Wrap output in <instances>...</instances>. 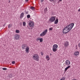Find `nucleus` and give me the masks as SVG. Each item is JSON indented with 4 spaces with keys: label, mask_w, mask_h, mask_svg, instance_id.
<instances>
[{
    "label": "nucleus",
    "mask_w": 80,
    "mask_h": 80,
    "mask_svg": "<svg viewBox=\"0 0 80 80\" xmlns=\"http://www.w3.org/2000/svg\"><path fill=\"white\" fill-rule=\"evenodd\" d=\"M74 26V23H71L67 26L66 27V28H67L68 30H69L70 29H72L73 27Z\"/></svg>",
    "instance_id": "1"
},
{
    "label": "nucleus",
    "mask_w": 80,
    "mask_h": 80,
    "mask_svg": "<svg viewBox=\"0 0 80 80\" xmlns=\"http://www.w3.org/2000/svg\"><path fill=\"white\" fill-rule=\"evenodd\" d=\"M32 58L33 60H35L38 62L39 60V56H38V54H34L33 55Z\"/></svg>",
    "instance_id": "2"
},
{
    "label": "nucleus",
    "mask_w": 80,
    "mask_h": 80,
    "mask_svg": "<svg viewBox=\"0 0 80 80\" xmlns=\"http://www.w3.org/2000/svg\"><path fill=\"white\" fill-rule=\"evenodd\" d=\"M58 48V45L57 44H54L53 46L52 50L53 52H55L57 51V48Z\"/></svg>",
    "instance_id": "3"
},
{
    "label": "nucleus",
    "mask_w": 80,
    "mask_h": 80,
    "mask_svg": "<svg viewBox=\"0 0 80 80\" xmlns=\"http://www.w3.org/2000/svg\"><path fill=\"white\" fill-rule=\"evenodd\" d=\"M56 17L55 16H52L49 19V21L51 23L53 22L55 20Z\"/></svg>",
    "instance_id": "4"
},
{
    "label": "nucleus",
    "mask_w": 80,
    "mask_h": 80,
    "mask_svg": "<svg viewBox=\"0 0 80 80\" xmlns=\"http://www.w3.org/2000/svg\"><path fill=\"white\" fill-rule=\"evenodd\" d=\"M48 32L47 29L45 30L43 32L40 34V37H43L45 36L46 34H47V33Z\"/></svg>",
    "instance_id": "5"
},
{
    "label": "nucleus",
    "mask_w": 80,
    "mask_h": 80,
    "mask_svg": "<svg viewBox=\"0 0 80 80\" xmlns=\"http://www.w3.org/2000/svg\"><path fill=\"white\" fill-rule=\"evenodd\" d=\"M29 27H34V23L33 22L31 21H30L28 23Z\"/></svg>",
    "instance_id": "6"
},
{
    "label": "nucleus",
    "mask_w": 80,
    "mask_h": 80,
    "mask_svg": "<svg viewBox=\"0 0 80 80\" xmlns=\"http://www.w3.org/2000/svg\"><path fill=\"white\" fill-rule=\"evenodd\" d=\"M66 27H65L64 28L62 32L63 33V34H66V33H68V32H67V28H66Z\"/></svg>",
    "instance_id": "7"
},
{
    "label": "nucleus",
    "mask_w": 80,
    "mask_h": 80,
    "mask_svg": "<svg viewBox=\"0 0 80 80\" xmlns=\"http://www.w3.org/2000/svg\"><path fill=\"white\" fill-rule=\"evenodd\" d=\"M14 38L16 40H18L20 38V35L18 34L15 35Z\"/></svg>",
    "instance_id": "8"
},
{
    "label": "nucleus",
    "mask_w": 80,
    "mask_h": 80,
    "mask_svg": "<svg viewBox=\"0 0 80 80\" xmlns=\"http://www.w3.org/2000/svg\"><path fill=\"white\" fill-rule=\"evenodd\" d=\"M65 64L66 65L68 66L70 65V61L68 60H67L65 61Z\"/></svg>",
    "instance_id": "9"
},
{
    "label": "nucleus",
    "mask_w": 80,
    "mask_h": 80,
    "mask_svg": "<svg viewBox=\"0 0 80 80\" xmlns=\"http://www.w3.org/2000/svg\"><path fill=\"white\" fill-rule=\"evenodd\" d=\"M64 45L65 47H67L68 45H69V43L68 42L66 41L64 43Z\"/></svg>",
    "instance_id": "10"
},
{
    "label": "nucleus",
    "mask_w": 80,
    "mask_h": 80,
    "mask_svg": "<svg viewBox=\"0 0 80 80\" xmlns=\"http://www.w3.org/2000/svg\"><path fill=\"white\" fill-rule=\"evenodd\" d=\"M36 40L37 41L40 40V42H43V38H40L38 37L37 39Z\"/></svg>",
    "instance_id": "11"
},
{
    "label": "nucleus",
    "mask_w": 80,
    "mask_h": 80,
    "mask_svg": "<svg viewBox=\"0 0 80 80\" xmlns=\"http://www.w3.org/2000/svg\"><path fill=\"white\" fill-rule=\"evenodd\" d=\"M79 55V52L77 51H76L75 52H74V55L75 56H77L78 55Z\"/></svg>",
    "instance_id": "12"
},
{
    "label": "nucleus",
    "mask_w": 80,
    "mask_h": 80,
    "mask_svg": "<svg viewBox=\"0 0 80 80\" xmlns=\"http://www.w3.org/2000/svg\"><path fill=\"white\" fill-rule=\"evenodd\" d=\"M22 49H26L27 48V45L25 44H22Z\"/></svg>",
    "instance_id": "13"
},
{
    "label": "nucleus",
    "mask_w": 80,
    "mask_h": 80,
    "mask_svg": "<svg viewBox=\"0 0 80 80\" xmlns=\"http://www.w3.org/2000/svg\"><path fill=\"white\" fill-rule=\"evenodd\" d=\"M58 22V18H56V19L54 22V24H57Z\"/></svg>",
    "instance_id": "14"
},
{
    "label": "nucleus",
    "mask_w": 80,
    "mask_h": 80,
    "mask_svg": "<svg viewBox=\"0 0 80 80\" xmlns=\"http://www.w3.org/2000/svg\"><path fill=\"white\" fill-rule=\"evenodd\" d=\"M8 77L10 78H12V77H13V74H8Z\"/></svg>",
    "instance_id": "15"
},
{
    "label": "nucleus",
    "mask_w": 80,
    "mask_h": 80,
    "mask_svg": "<svg viewBox=\"0 0 80 80\" xmlns=\"http://www.w3.org/2000/svg\"><path fill=\"white\" fill-rule=\"evenodd\" d=\"M24 15V13H23V12H22L21 14H20V18L21 19H22V18L23 17V16Z\"/></svg>",
    "instance_id": "16"
},
{
    "label": "nucleus",
    "mask_w": 80,
    "mask_h": 80,
    "mask_svg": "<svg viewBox=\"0 0 80 80\" xmlns=\"http://www.w3.org/2000/svg\"><path fill=\"white\" fill-rule=\"evenodd\" d=\"M29 51V48L28 47H27L26 48L25 51L27 53H28V52Z\"/></svg>",
    "instance_id": "17"
},
{
    "label": "nucleus",
    "mask_w": 80,
    "mask_h": 80,
    "mask_svg": "<svg viewBox=\"0 0 80 80\" xmlns=\"http://www.w3.org/2000/svg\"><path fill=\"white\" fill-rule=\"evenodd\" d=\"M44 13H46V12H47V8H46L44 9Z\"/></svg>",
    "instance_id": "18"
},
{
    "label": "nucleus",
    "mask_w": 80,
    "mask_h": 80,
    "mask_svg": "<svg viewBox=\"0 0 80 80\" xmlns=\"http://www.w3.org/2000/svg\"><path fill=\"white\" fill-rule=\"evenodd\" d=\"M16 32L17 33H20V31L18 30H16Z\"/></svg>",
    "instance_id": "19"
},
{
    "label": "nucleus",
    "mask_w": 80,
    "mask_h": 80,
    "mask_svg": "<svg viewBox=\"0 0 80 80\" xmlns=\"http://www.w3.org/2000/svg\"><path fill=\"white\" fill-rule=\"evenodd\" d=\"M23 26L24 27H25V26H26V22H23Z\"/></svg>",
    "instance_id": "20"
},
{
    "label": "nucleus",
    "mask_w": 80,
    "mask_h": 80,
    "mask_svg": "<svg viewBox=\"0 0 80 80\" xmlns=\"http://www.w3.org/2000/svg\"><path fill=\"white\" fill-rule=\"evenodd\" d=\"M31 10H35V7H31Z\"/></svg>",
    "instance_id": "21"
},
{
    "label": "nucleus",
    "mask_w": 80,
    "mask_h": 80,
    "mask_svg": "<svg viewBox=\"0 0 80 80\" xmlns=\"http://www.w3.org/2000/svg\"><path fill=\"white\" fill-rule=\"evenodd\" d=\"M30 14H28L27 15V18H30Z\"/></svg>",
    "instance_id": "22"
},
{
    "label": "nucleus",
    "mask_w": 80,
    "mask_h": 80,
    "mask_svg": "<svg viewBox=\"0 0 80 80\" xmlns=\"http://www.w3.org/2000/svg\"><path fill=\"white\" fill-rule=\"evenodd\" d=\"M12 27V25H11V24H9L8 25V28H10V27Z\"/></svg>",
    "instance_id": "23"
},
{
    "label": "nucleus",
    "mask_w": 80,
    "mask_h": 80,
    "mask_svg": "<svg viewBox=\"0 0 80 80\" xmlns=\"http://www.w3.org/2000/svg\"><path fill=\"white\" fill-rule=\"evenodd\" d=\"M2 69L3 70H7V68H3Z\"/></svg>",
    "instance_id": "24"
},
{
    "label": "nucleus",
    "mask_w": 80,
    "mask_h": 80,
    "mask_svg": "<svg viewBox=\"0 0 80 80\" xmlns=\"http://www.w3.org/2000/svg\"><path fill=\"white\" fill-rule=\"evenodd\" d=\"M67 32H68H68H70V30H71L72 29H67Z\"/></svg>",
    "instance_id": "25"
},
{
    "label": "nucleus",
    "mask_w": 80,
    "mask_h": 80,
    "mask_svg": "<svg viewBox=\"0 0 80 80\" xmlns=\"http://www.w3.org/2000/svg\"><path fill=\"white\" fill-rule=\"evenodd\" d=\"M67 70H68V69L67 68H65V69L64 70V72H66Z\"/></svg>",
    "instance_id": "26"
},
{
    "label": "nucleus",
    "mask_w": 80,
    "mask_h": 80,
    "mask_svg": "<svg viewBox=\"0 0 80 80\" xmlns=\"http://www.w3.org/2000/svg\"><path fill=\"white\" fill-rule=\"evenodd\" d=\"M12 64H15V61H13L12 62Z\"/></svg>",
    "instance_id": "27"
},
{
    "label": "nucleus",
    "mask_w": 80,
    "mask_h": 80,
    "mask_svg": "<svg viewBox=\"0 0 80 80\" xmlns=\"http://www.w3.org/2000/svg\"><path fill=\"white\" fill-rule=\"evenodd\" d=\"M52 30H53V28H49V31H52Z\"/></svg>",
    "instance_id": "28"
},
{
    "label": "nucleus",
    "mask_w": 80,
    "mask_h": 80,
    "mask_svg": "<svg viewBox=\"0 0 80 80\" xmlns=\"http://www.w3.org/2000/svg\"><path fill=\"white\" fill-rule=\"evenodd\" d=\"M46 58L47 59V58H49V56L48 55H47L46 57Z\"/></svg>",
    "instance_id": "29"
},
{
    "label": "nucleus",
    "mask_w": 80,
    "mask_h": 80,
    "mask_svg": "<svg viewBox=\"0 0 80 80\" xmlns=\"http://www.w3.org/2000/svg\"><path fill=\"white\" fill-rule=\"evenodd\" d=\"M25 14H28V11L26 12V11H25Z\"/></svg>",
    "instance_id": "30"
},
{
    "label": "nucleus",
    "mask_w": 80,
    "mask_h": 80,
    "mask_svg": "<svg viewBox=\"0 0 80 80\" xmlns=\"http://www.w3.org/2000/svg\"><path fill=\"white\" fill-rule=\"evenodd\" d=\"M71 66H68L67 67H66L68 69V68H70L71 67Z\"/></svg>",
    "instance_id": "31"
},
{
    "label": "nucleus",
    "mask_w": 80,
    "mask_h": 80,
    "mask_svg": "<svg viewBox=\"0 0 80 80\" xmlns=\"http://www.w3.org/2000/svg\"><path fill=\"white\" fill-rule=\"evenodd\" d=\"M41 55H42H42H43V52H41Z\"/></svg>",
    "instance_id": "32"
},
{
    "label": "nucleus",
    "mask_w": 80,
    "mask_h": 80,
    "mask_svg": "<svg viewBox=\"0 0 80 80\" xmlns=\"http://www.w3.org/2000/svg\"><path fill=\"white\" fill-rule=\"evenodd\" d=\"M78 47L79 48H80V43L78 44Z\"/></svg>",
    "instance_id": "33"
},
{
    "label": "nucleus",
    "mask_w": 80,
    "mask_h": 80,
    "mask_svg": "<svg viewBox=\"0 0 80 80\" xmlns=\"http://www.w3.org/2000/svg\"><path fill=\"white\" fill-rule=\"evenodd\" d=\"M49 0V1H50V2H53V1H55V0Z\"/></svg>",
    "instance_id": "34"
},
{
    "label": "nucleus",
    "mask_w": 80,
    "mask_h": 80,
    "mask_svg": "<svg viewBox=\"0 0 80 80\" xmlns=\"http://www.w3.org/2000/svg\"><path fill=\"white\" fill-rule=\"evenodd\" d=\"M44 1V0H41V2L42 3V2H43Z\"/></svg>",
    "instance_id": "35"
},
{
    "label": "nucleus",
    "mask_w": 80,
    "mask_h": 80,
    "mask_svg": "<svg viewBox=\"0 0 80 80\" xmlns=\"http://www.w3.org/2000/svg\"><path fill=\"white\" fill-rule=\"evenodd\" d=\"M22 24L21 23V22L19 23V25L22 26Z\"/></svg>",
    "instance_id": "36"
},
{
    "label": "nucleus",
    "mask_w": 80,
    "mask_h": 80,
    "mask_svg": "<svg viewBox=\"0 0 80 80\" xmlns=\"http://www.w3.org/2000/svg\"><path fill=\"white\" fill-rule=\"evenodd\" d=\"M28 0H25V2H28Z\"/></svg>",
    "instance_id": "37"
},
{
    "label": "nucleus",
    "mask_w": 80,
    "mask_h": 80,
    "mask_svg": "<svg viewBox=\"0 0 80 80\" xmlns=\"http://www.w3.org/2000/svg\"><path fill=\"white\" fill-rule=\"evenodd\" d=\"M78 12H80V9H78Z\"/></svg>",
    "instance_id": "38"
},
{
    "label": "nucleus",
    "mask_w": 80,
    "mask_h": 80,
    "mask_svg": "<svg viewBox=\"0 0 80 80\" xmlns=\"http://www.w3.org/2000/svg\"><path fill=\"white\" fill-rule=\"evenodd\" d=\"M59 1L60 2H62V0H59Z\"/></svg>",
    "instance_id": "39"
},
{
    "label": "nucleus",
    "mask_w": 80,
    "mask_h": 80,
    "mask_svg": "<svg viewBox=\"0 0 80 80\" xmlns=\"http://www.w3.org/2000/svg\"><path fill=\"white\" fill-rule=\"evenodd\" d=\"M5 24H6V23H5L3 25V27H5Z\"/></svg>",
    "instance_id": "40"
},
{
    "label": "nucleus",
    "mask_w": 80,
    "mask_h": 80,
    "mask_svg": "<svg viewBox=\"0 0 80 80\" xmlns=\"http://www.w3.org/2000/svg\"><path fill=\"white\" fill-rule=\"evenodd\" d=\"M31 30H32V29H33V28H32V27L31 28Z\"/></svg>",
    "instance_id": "41"
},
{
    "label": "nucleus",
    "mask_w": 80,
    "mask_h": 80,
    "mask_svg": "<svg viewBox=\"0 0 80 80\" xmlns=\"http://www.w3.org/2000/svg\"><path fill=\"white\" fill-rule=\"evenodd\" d=\"M49 60H50V58H49L48 59V61Z\"/></svg>",
    "instance_id": "42"
},
{
    "label": "nucleus",
    "mask_w": 80,
    "mask_h": 80,
    "mask_svg": "<svg viewBox=\"0 0 80 80\" xmlns=\"http://www.w3.org/2000/svg\"><path fill=\"white\" fill-rule=\"evenodd\" d=\"M76 47H77V45H76Z\"/></svg>",
    "instance_id": "43"
},
{
    "label": "nucleus",
    "mask_w": 80,
    "mask_h": 80,
    "mask_svg": "<svg viewBox=\"0 0 80 80\" xmlns=\"http://www.w3.org/2000/svg\"><path fill=\"white\" fill-rule=\"evenodd\" d=\"M52 54L51 53H50V55L51 56L52 55Z\"/></svg>",
    "instance_id": "44"
},
{
    "label": "nucleus",
    "mask_w": 80,
    "mask_h": 80,
    "mask_svg": "<svg viewBox=\"0 0 80 80\" xmlns=\"http://www.w3.org/2000/svg\"><path fill=\"white\" fill-rule=\"evenodd\" d=\"M77 49V48H76V49Z\"/></svg>",
    "instance_id": "45"
}]
</instances>
